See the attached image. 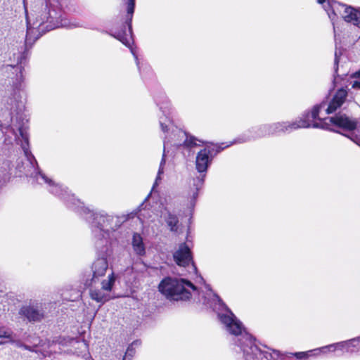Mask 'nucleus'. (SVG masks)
Instances as JSON below:
<instances>
[{
  "instance_id": "1",
  "label": "nucleus",
  "mask_w": 360,
  "mask_h": 360,
  "mask_svg": "<svg viewBox=\"0 0 360 360\" xmlns=\"http://www.w3.org/2000/svg\"><path fill=\"white\" fill-rule=\"evenodd\" d=\"M203 303L218 309V318L226 330L233 335V342L243 354L245 360H279L283 355L279 351L266 348L262 350L255 343L252 336L246 332L242 323L233 313L225 305L219 297L213 292L209 286Z\"/></svg>"
},
{
  "instance_id": "2",
  "label": "nucleus",
  "mask_w": 360,
  "mask_h": 360,
  "mask_svg": "<svg viewBox=\"0 0 360 360\" xmlns=\"http://www.w3.org/2000/svg\"><path fill=\"white\" fill-rule=\"evenodd\" d=\"M11 131L15 136L16 143L20 145L23 150L27 161L26 166L22 169L18 167L19 172L30 176L39 184H46L49 192L63 199L70 208L80 207L82 203L79 200L76 199L73 195L68 193L65 188L56 184L39 170L37 162L30 149L27 127L25 124L13 125Z\"/></svg>"
},
{
  "instance_id": "3",
  "label": "nucleus",
  "mask_w": 360,
  "mask_h": 360,
  "mask_svg": "<svg viewBox=\"0 0 360 360\" xmlns=\"http://www.w3.org/2000/svg\"><path fill=\"white\" fill-rule=\"evenodd\" d=\"M158 105L160 106V110L162 111L163 116L160 117V125L162 131L166 133L167 135L164 140V151L162 158L160 164L158 175L155 179V185L158 184V181L161 179V175L164 172V165H165V149L169 143H172L176 146L181 145V141H179L176 137L181 139H185L184 143L188 147L198 146L204 143L202 141L196 139L192 136H188L186 132L180 130L174 127L173 122L169 117L171 104L167 98H165L162 102H158Z\"/></svg>"
},
{
  "instance_id": "4",
  "label": "nucleus",
  "mask_w": 360,
  "mask_h": 360,
  "mask_svg": "<svg viewBox=\"0 0 360 360\" xmlns=\"http://www.w3.org/2000/svg\"><path fill=\"white\" fill-rule=\"evenodd\" d=\"M316 112H306L301 117L293 121L280 122L267 124L252 129L250 132L252 135H244L235 140L234 143H244L251 139L277 134L279 133H290L302 128H322L321 123L316 120Z\"/></svg>"
},
{
  "instance_id": "5",
  "label": "nucleus",
  "mask_w": 360,
  "mask_h": 360,
  "mask_svg": "<svg viewBox=\"0 0 360 360\" xmlns=\"http://www.w3.org/2000/svg\"><path fill=\"white\" fill-rule=\"evenodd\" d=\"M86 219L91 223L92 232L96 239L97 249L106 255L109 252L111 244V234L121 225L119 217L109 215L104 211L94 212L88 208H82Z\"/></svg>"
},
{
  "instance_id": "6",
  "label": "nucleus",
  "mask_w": 360,
  "mask_h": 360,
  "mask_svg": "<svg viewBox=\"0 0 360 360\" xmlns=\"http://www.w3.org/2000/svg\"><path fill=\"white\" fill-rule=\"evenodd\" d=\"M348 93L344 88L338 89L332 96L329 101H323L320 104L315 105L311 112H316V120L319 123H321L322 128H324L326 121L328 120L330 122L343 129L352 131L357 125L356 120L350 118L345 114H338L335 117L321 119L320 115H326L334 112L340 108L345 102L347 101Z\"/></svg>"
},
{
  "instance_id": "7",
  "label": "nucleus",
  "mask_w": 360,
  "mask_h": 360,
  "mask_svg": "<svg viewBox=\"0 0 360 360\" xmlns=\"http://www.w3.org/2000/svg\"><path fill=\"white\" fill-rule=\"evenodd\" d=\"M60 27L72 29L80 27V24L75 20L62 18L61 15L56 10H51L47 7L36 16L32 25L27 15L25 43L26 44L34 43L39 38L40 32L49 31Z\"/></svg>"
},
{
  "instance_id": "8",
  "label": "nucleus",
  "mask_w": 360,
  "mask_h": 360,
  "mask_svg": "<svg viewBox=\"0 0 360 360\" xmlns=\"http://www.w3.org/2000/svg\"><path fill=\"white\" fill-rule=\"evenodd\" d=\"M226 146L221 148L217 146H206L200 150L195 158V168L200 173V175L193 179V187L191 188L187 195V207L192 210L195 205L196 199L198 196V191L202 187L204 184L207 170L212 164V160L218 153H219Z\"/></svg>"
},
{
  "instance_id": "9",
  "label": "nucleus",
  "mask_w": 360,
  "mask_h": 360,
  "mask_svg": "<svg viewBox=\"0 0 360 360\" xmlns=\"http://www.w3.org/2000/svg\"><path fill=\"white\" fill-rule=\"evenodd\" d=\"M159 291L170 300H187L191 297V291L196 290L195 286L189 281L167 277L159 284Z\"/></svg>"
},
{
  "instance_id": "10",
  "label": "nucleus",
  "mask_w": 360,
  "mask_h": 360,
  "mask_svg": "<svg viewBox=\"0 0 360 360\" xmlns=\"http://www.w3.org/2000/svg\"><path fill=\"white\" fill-rule=\"evenodd\" d=\"M317 1L323 5V8L332 21L335 37H336L335 20L338 15L341 16L345 22L360 27V10L337 1H330V0H317Z\"/></svg>"
},
{
  "instance_id": "11",
  "label": "nucleus",
  "mask_w": 360,
  "mask_h": 360,
  "mask_svg": "<svg viewBox=\"0 0 360 360\" xmlns=\"http://www.w3.org/2000/svg\"><path fill=\"white\" fill-rule=\"evenodd\" d=\"M115 281L113 273L108 275L107 279L94 283L92 285H85L90 288L89 295L92 300L102 304L110 299V292Z\"/></svg>"
},
{
  "instance_id": "12",
  "label": "nucleus",
  "mask_w": 360,
  "mask_h": 360,
  "mask_svg": "<svg viewBox=\"0 0 360 360\" xmlns=\"http://www.w3.org/2000/svg\"><path fill=\"white\" fill-rule=\"evenodd\" d=\"M26 101L25 85L22 71L17 75L15 82L13 84V92L8 100L10 110L14 112L21 111L25 106Z\"/></svg>"
},
{
  "instance_id": "13",
  "label": "nucleus",
  "mask_w": 360,
  "mask_h": 360,
  "mask_svg": "<svg viewBox=\"0 0 360 360\" xmlns=\"http://www.w3.org/2000/svg\"><path fill=\"white\" fill-rule=\"evenodd\" d=\"M127 7V23L128 25V32L126 31L122 32H117L112 34L115 38L121 41L126 46L129 47L131 50V53L135 58L136 65L139 70H141V68L139 66V62L136 55L134 49L131 47V43L133 41L132 38V30H131V20L133 13L134 11L135 6V0H124Z\"/></svg>"
},
{
  "instance_id": "14",
  "label": "nucleus",
  "mask_w": 360,
  "mask_h": 360,
  "mask_svg": "<svg viewBox=\"0 0 360 360\" xmlns=\"http://www.w3.org/2000/svg\"><path fill=\"white\" fill-rule=\"evenodd\" d=\"M103 255L101 257L98 258L94 261L91 266L92 276L90 279L87 278L85 281V285H92L94 283L100 282V278L103 277L106 273L108 267V264L106 257L111 253L110 246H109V252L108 255L101 251V248L98 249Z\"/></svg>"
},
{
  "instance_id": "15",
  "label": "nucleus",
  "mask_w": 360,
  "mask_h": 360,
  "mask_svg": "<svg viewBox=\"0 0 360 360\" xmlns=\"http://www.w3.org/2000/svg\"><path fill=\"white\" fill-rule=\"evenodd\" d=\"M174 259L175 262L181 266H188L192 262V253L190 247L186 243H181L174 252Z\"/></svg>"
},
{
  "instance_id": "16",
  "label": "nucleus",
  "mask_w": 360,
  "mask_h": 360,
  "mask_svg": "<svg viewBox=\"0 0 360 360\" xmlns=\"http://www.w3.org/2000/svg\"><path fill=\"white\" fill-rule=\"evenodd\" d=\"M20 313L25 316L30 321H39L44 316L43 312L37 305L25 306L20 309Z\"/></svg>"
},
{
  "instance_id": "17",
  "label": "nucleus",
  "mask_w": 360,
  "mask_h": 360,
  "mask_svg": "<svg viewBox=\"0 0 360 360\" xmlns=\"http://www.w3.org/2000/svg\"><path fill=\"white\" fill-rule=\"evenodd\" d=\"M161 217L165 219L171 231H177L179 229V219L176 214L170 212L169 207H165L161 211Z\"/></svg>"
},
{
  "instance_id": "18",
  "label": "nucleus",
  "mask_w": 360,
  "mask_h": 360,
  "mask_svg": "<svg viewBox=\"0 0 360 360\" xmlns=\"http://www.w3.org/2000/svg\"><path fill=\"white\" fill-rule=\"evenodd\" d=\"M135 354L133 345H129L126 352L123 350H115L110 356L103 360H131Z\"/></svg>"
},
{
  "instance_id": "19",
  "label": "nucleus",
  "mask_w": 360,
  "mask_h": 360,
  "mask_svg": "<svg viewBox=\"0 0 360 360\" xmlns=\"http://www.w3.org/2000/svg\"><path fill=\"white\" fill-rule=\"evenodd\" d=\"M341 55L340 51H335V60H334V75L333 83L334 85L342 84L346 85L348 82V75L342 73V75L338 74V63L339 58Z\"/></svg>"
},
{
  "instance_id": "20",
  "label": "nucleus",
  "mask_w": 360,
  "mask_h": 360,
  "mask_svg": "<svg viewBox=\"0 0 360 360\" xmlns=\"http://www.w3.org/2000/svg\"><path fill=\"white\" fill-rule=\"evenodd\" d=\"M72 347L75 349V354L79 356H82L85 359L91 358L89 352V347L87 343L84 340H73Z\"/></svg>"
},
{
  "instance_id": "21",
  "label": "nucleus",
  "mask_w": 360,
  "mask_h": 360,
  "mask_svg": "<svg viewBox=\"0 0 360 360\" xmlns=\"http://www.w3.org/2000/svg\"><path fill=\"white\" fill-rule=\"evenodd\" d=\"M358 344L357 339L353 338L347 341H342L335 343L336 350H341L345 352H358L356 345Z\"/></svg>"
},
{
  "instance_id": "22",
  "label": "nucleus",
  "mask_w": 360,
  "mask_h": 360,
  "mask_svg": "<svg viewBox=\"0 0 360 360\" xmlns=\"http://www.w3.org/2000/svg\"><path fill=\"white\" fill-rule=\"evenodd\" d=\"M134 252L139 255L143 256L146 253V248L143 242V238L139 233H135L133 235L131 241Z\"/></svg>"
},
{
  "instance_id": "23",
  "label": "nucleus",
  "mask_w": 360,
  "mask_h": 360,
  "mask_svg": "<svg viewBox=\"0 0 360 360\" xmlns=\"http://www.w3.org/2000/svg\"><path fill=\"white\" fill-rule=\"evenodd\" d=\"M3 338L10 339L11 342H15L16 344V345L19 347H23L25 349H27L30 351H34V349L30 346L25 345L19 341H15L14 340H13L12 333H11V330H9L8 328H7L4 326H0V338Z\"/></svg>"
},
{
  "instance_id": "24",
  "label": "nucleus",
  "mask_w": 360,
  "mask_h": 360,
  "mask_svg": "<svg viewBox=\"0 0 360 360\" xmlns=\"http://www.w3.org/2000/svg\"><path fill=\"white\" fill-rule=\"evenodd\" d=\"M336 350L335 343L323 346L319 348L314 349V356H317L321 354H328V352H335Z\"/></svg>"
},
{
  "instance_id": "25",
  "label": "nucleus",
  "mask_w": 360,
  "mask_h": 360,
  "mask_svg": "<svg viewBox=\"0 0 360 360\" xmlns=\"http://www.w3.org/2000/svg\"><path fill=\"white\" fill-rule=\"evenodd\" d=\"M291 356H295L297 359H308L310 356H314V349L309 350L307 352H300L295 353H290Z\"/></svg>"
},
{
  "instance_id": "26",
  "label": "nucleus",
  "mask_w": 360,
  "mask_h": 360,
  "mask_svg": "<svg viewBox=\"0 0 360 360\" xmlns=\"http://www.w3.org/2000/svg\"><path fill=\"white\" fill-rule=\"evenodd\" d=\"M349 79H354L349 82L353 89H360V70L349 76Z\"/></svg>"
},
{
  "instance_id": "27",
  "label": "nucleus",
  "mask_w": 360,
  "mask_h": 360,
  "mask_svg": "<svg viewBox=\"0 0 360 360\" xmlns=\"http://www.w3.org/2000/svg\"><path fill=\"white\" fill-rule=\"evenodd\" d=\"M351 140L360 146V136L354 135L352 133L350 136H347Z\"/></svg>"
},
{
  "instance_id": "28",
  "label": "nucleus",
  "mask_w": 360,
  "mask_h": 360,
  "mask_svg": "<svg viewBox=\"0 0 360 360\" xmlns=\"http://www.w3.org/2000/svg\"><path fill=\"white\" fill-rule=\"evenodd\" d=\"M358 340V344L356 345V349H358V352H360V338H356Z\"/></svg>"
}]
</instances>
